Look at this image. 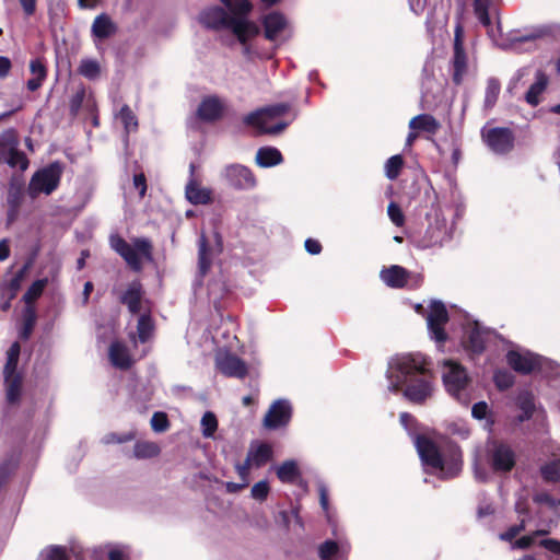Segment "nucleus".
Returning a JSON list of instances; mask_svg holds the SVG:
<instances>
[{"instance_id":"nucleus-1","label":"nucleus","mask_w":560,"mask_h":560,"mask_svg":"<svg viewBox=\"0 0 560 560\" xmlns=\"http://www.w3.org/2000/svg\"><path fill=\"white\" fill-rule=\"evenodd\" d=\"M387 377L388 389L397 392L405 386L404 396L416 404L431 398L434 392L433 374L427 359L420 354H400L389 362Z\"/></svg>"},{"instance_id":"nucleus-2","label":"nucleus","mask_w":560,"mask_h":560,"mask_svg":"<svg viewBox=\"0 0 560 560\" xmlns=\"http://www.w3.org/2000/svg\"><path fill=\"white\" fill-rule=\"evenodd\" d=\"M226 8L212 7L201 12L199 20L208 28L230 31L242 44L259 33V26L247 19L252 10L248 0H220Z\"/></svg>"},{"instance_id":"nucleus-3","label":"nucleus","mask_w":560,"mask_h":560,"mask_svg":"<svg viewBox=\"0 0 560 560\" xmlns=\"http://www.w3.org/2000/svg\"><path fill=\"white\" fill-rule=\"evenodd\" d=\"M415 446L425 472L436 475L441 479H451L460 472L463 453L457 444H448L447 450L442 453L430 439L417 435Z\"/></svg>"},{"instance_id":"nucleus-4","label":"nucleus","mask_w":560,"mask_h":560,"mask_svg":"<svg viewBox=\"0 0 560 560\" xmlns=\"http://www.w3.org/2000/svg\"><path fill=\"white\" fill-rule=\"evenodd\" d=\"M489 407L486 401H478L471 408V417L476 420H486L485 429L490 432V420L487 419ZM490 467V433L486 441L476 444L472 452L474 478L478 482L488 481V471Z\"/></svg>"},{"instance_id":"nucleus-5","label":"nucleus","mask_w":560,"mask_h":560,"mask_svg":"<svg viewBox=\"0 0 560 560\" xmlns=\"http://www.w3.org/2000/svg\"><path fill=\"white\" fill-rule=\"evenodd\" d=\"M442 381L447 394L458 404L467 407L472 397L469 389V377L463 365L445 360L442 366Z\"/></svg>"},{"instance_id":"nucleus-6","label":"nucleus","mask_w":560,"mask_h":560,"mask_svg":"<svg viewBox=\"0 0 560 560\" xmlns=\"http://www.w3.org/2000/svg\"><path fill=\"white\" fill-rule=\"evenodd\" d=\"M288 110L289 105L276 104L249 113L244 117L243 121L260 135L275 136L281 133L288 127V124L283 121L273 124V120L284 115Z\"/></svg>"},{"instance_id":"nucleus-7","label":"nucleus","mask_w":560,"mask_h":560,"mask_svg":"<svg viewBox=\"0 0 560 560\" xmlns=\"http://www.w3.org/2000/svg\"><path fill=\"white\" fill-rule=\"evenodd\" d=\"M109 245L136 271L141 270L142 258L152 259V245L147 238H135L130 244L121 236L114 234L109 237Z\"/></svg>"},{"instance_id":"nucleus-8","label":"nucleus","mask_w":560,"mask_h":560,"mask_svg":"<svg viewBox=\"0 0 560 560\" xmlns=\"http://www.w3.org/2000/svg\"><path fill=\"white\" fill-rule=\"evenodd\" d=\"M488 342V330L479 322L465 317L462 324L460 346L465 353L475 359L485 352Z\"/></svg>"},{"instance_id":"nucleus-9","label":"nucleus","mask_w":560,"mask_h":560,"mask_svg":"<svg viewBox=\"0 0 560 560\" xmlns=\"http://www.w3.org/2000/svg\"><path fill=\"white\" fill-rule=\"evenodd\" d=\"M62 175V165L54 162L38 170L31 178L28 195L32 198L40 194L50 195L59 185Z\"/></svg>"},{"instance_id":"nucleus-10","label":"nucleus","mask_w":560,"mask_h":560,"mask_svg":"<svg viewBox=\"0 0 560 560\" xmlns=\"http://www.w3.org/2000/svg\"><path fill=\"white\" fill-rule=\"evenodd\" d=\"M19 137L13 128L0 133V163H5L12 168L25 171L28 167V160L19 150Z\"/></svg>"},{"instance_id":"nucleus-11","label":"nucleus","mask_w":560,"mask_h":560,"mask_svg":"<svg viewBox=\"0 0 560 560\" xmlns=\"http://www.w3.org/2000/svg\"><path fill=\"white\" fill-rule=\"evenodd\" d=\"M509 365L516 372L528 374L535 371H544L550 362L527 350H511L508 355Z\"/></svg>"},{"instance_id":"nucleus-12","label":"nucleus","mask_w":560,"mask_h":560,"mask_svg":"<svg viewBox=\"0 0 560 560\" xmlns=\"http://www.w3.org/2000/svg\"><path fill=\"white\" fill-rule=\"evenodd\" d=\"M448 322V314L445 305L442 302L433 301L430 304V310L427 316V326L431 339L438 345H443L447 339L445 332V325Z\"/></svg>"},{"instance_id":"nucleus-13","label":"nucleus","mask_w":560,"mask_h":560,"mask_svg":"<svg viewBox=\"0 0 560 560\" xmlns=\"http://www.w3.org/2000/svg\"><path fill=\"white\" fill-rule=\"evenodd\" d=\"M222 176L230 186L238 190H250L256 186V178L252 171L241 164L226 165Z\"/></svg>"},{"instance_id":"nucleus-14","label":"nucleus","mask_w":560,"mask_h":560,"mask_svg":"<svg viewBox=\"0 0 560 560\" xmlns=\"http://www.w3.org/2000/svg\"><path fill=\"white\" fill-rule=\"evenodd\" d=\"M292 408L288 400L278 399L268 409L264 418V425L267 429L276 430L290 422Z\"/></svg>"},{"instance_id":"nucleus-15","label":"nucleus","mask_w":560,"mask_h":560,"mask_svg":"<svg viewBox=\"0 0 560 560\" xmlns=\"http://www.w3.org/2000/svg\"><path fill=\"white\" fill-rule=\"evenodd\" d=\"M451 240V230L446 228L445 220L436 214L434 220L430 222L425 233L421 240L422 247L443 246V244Z\"/></svg>"},{"instance_id":"nucleus-16","label":"nucleus","mask_w":560,"mask_h":560,"mask_svg":"<svg viewBox=\"0 0 560 560\" xmlns=\"http://www.w3.org/2000/svg\"><path fill=\"white\" fill-rule=\"evenodd\" d=\"M215 364L225 376L244 378L247 375L246 363L230 352H219L215 357Z\"/></svg>"},{"instance_id":"nucleus-17","label":"nucleus","mask_w":560,"mask_h":560,"mask_svg":"<svg viewBox=\"0 0 560 560\" xmlns=\"http://www.w3.org/2000/svg\"><path fill=\"white\" fill-rule=\"evenodd\" d=\"M452 71H453V81L456 84H459L463 80V74L467 71V56H466L464 47H463L460 26H457L455 30Z\"/></svg>"},{"instance_id":"nucleus-18","label":"nucleus","mask_w":560,"mask_h":560,"mask_svg":"<svg viewBox=\"0 0 560 560\" xmlns=\"http://www.w3.org/2000/svg\"><path fill=\"white\" fill-rule=\"evenodd\" d=\"M515 465V454L506 444L492 443V471H510Z\"/></svg>"},{"instance_id":"nucleus-19","label":"nucleus","mask_w":560,"mask_h":560,"mask_svg":"<svg viewBox=\"0 0 560 560\" xmlns=\"http://www.w3.org/2000/svg\"><path fill=\"white\" fill-rule=\"evenodd\" d=\"M223 110L224 102L215 95H210L200 102L197 117L202 121L211 122L221 118Z\"/></svg>"},{"instance_id":"nucleus-20","label":"nucleus","mask_w":560,"mask_h":560,"mask_svg":"<svg viewBox=\"0 0 560 560\" xmlns=\"http://www.w3.org/2000/svg\"><path fill=\"white\" fill-rule=\"evenodd\" d=\"M142 299L143 289L138 280L130 282L119 296V301L128 307L131 314H138L141 311Z\"/></svg>"},{"instance_id":"nucleus-21","label":"nucleus","mask_w":560,"mask_h":560,"mask_svg":"<svg viewBox=\"0 0 560 560\" xmlns=\"http://www.w3.org/2000/svg\"><path fill=\"white\" fill-rule=\"evenodd\" d=\"M491 139L493 153L506 154L514 148L515 137L509 128H492Z\"/></svg>"},{"instance_id":"nucleus-22","label":"nucleus","mask_w":560,"mask_h":560,"mask_svg":"<svg viewBox=\"0 0 560 560\" xmlns=\"http://www.w3.org/2000/svg\"><path fill=\"white\" fill-rule=\"evenodd\" d=\"M262 24L265 27V36L269 40L280 38L288 26L285 18L279 12H271L266 15L262 20Z\"/></svg>"},{"instance_id":"nucleus-23","label":"nucleus","mask_w":560,"mask_h":560,"mask_svg":"<svg viewBox=\"0 0 560 560\" xmlns=\"http://www.w3.org/2000/svg\"><path fill=\"white\" fill-rule=\"evenodd\" d=\"M185 194L192 205H208L212 201V190L200 186L194 178L186 185Z\"/></svg>"},{"instance_id":"nucleus-24","label":"nucleus","mask_w":560,"mask_h":560,"mask_svg":"<svg viewBox=\"0 0 560 560\" xmlns=\"http://www.w3.org/2000/svg\"><path fill=\"white\" fill-rule=\"evenodd\" d=\"M117 32V26L107 14L97 15L92 24L91 33L97 39H106Z\"/></svg>"},{"instance_id":"nucleus-25","label":"nucleus","mask_w":560,"mask_h":560,"mask_svg":"<svg viewBox=\"0 0 560 560\" xmlns=\"http://www.w3.org/2000/svg\"><path fill=\"white\" fill-rule=\"evenodd\" d=\"M108 355L112 364L118 369L127 370L132 364L127 347L119 341L112 342Z\"/></svg>"},{"instance_id":"nucleus-26","label":"nucleus","mask_w":560,"mask_h":560,"mask_svg":"<svg viewBox=\"0 0 560 560\" xmlns=\"http://www.w3.org/2000/svg\"><path fill=\"white\" fill-rule=\"evenodd\" d=\"M382 281L392 288H402L407 282L408 272L405 268L393 265L381 271Z\"/></svg>"},{"instance_id":"nucleus-27","label":"nucleus","mask_w":560,"mask_h":560,"mask_svg":"<svg viewBox=\"0 0 560 560\" xmlns=\"http://www.w3.org/2000/svg\"><path fill=\"white\" fill-rule=\"evenodd\" d=\"M30 72L32 78L27 80L26 88L31 92L37 91L47 78V68L39 58L32 59L30 62Z\"/></svg>"},{"instance_id":"nucleus-28","label":"nucleus","mask_w":560,"mask_h":560,"mask_svg":"<svg viewBox=\"0 0 560 560\" xmlns=\"http://www.w3.org/2000/svg\"><path fill=\"white\" fill-rule=\"evenodd\" d=\"M548 77L540 69L536 71V80L529 86L525 94L526 102L532 106H537L540 103V95L545 92L548 85Z\"/></svg>"},{"instance_id":"nucleus-29","label":"nucleus","mask_w":560,"mask_h":560,"mask_svg":"<svg viewBox=\"0 0 560 560\" xmlns=\"http://www.w3.org/2000/svg\"><path fill=\"white\" fill-rule=\"evenodd\" d=\"M281 152L273 147L260 148L257 153L255 161L260 167H272L279 165L282 162Z\"/></svg>"},{"instance_id":"nucleus-30","label":"nucleus","mask_w":560,"mask_h":560,"mask_svg":"<svg viewBox=\"0 0 560 560\" xmlns=\"http://www.w3.org/2000/svg\"><path fill=\"white\" fill-rule=\"evenodd\" d=\"M271 447L266 443H259L250 446L247 458L253 466L261 467L271 458Z\"/></svg>"},{"instance_id":"nucleus-31","label":"nucleus","mask_w":560,"mask_h":560,"mask_svg":"<svg viewBox=\"0 0 560 560\" xmlns=\"http://www.w3.org/2000/svg\"><path fill=\"white\" fill-rule=\"evenodd\" d=\"M409 128L434 135L440 129V122L431 115L421 114L409 121Z\"/></svg>"},{"instance_id":"nucleus-32","label":"nucleus","mask_w":560,"mask_h":560,"mask_svg":"<svg viewBox=\"0 0 560 560\" xmlns=\"http://www.w3.org/2000/svg\"><path fill=\"white\" fill-rule=\"evenodd\" d=\"M538 39V35L530 34L526 36H517L514 35L511 37L509 45L499 44L502 48H511L517 52L528 51L536 47V40Z\"/></svg>"},{"instance_id":"nucleus-33","label":"nucleus","mask_w":560,"mask_h":560,"mask_svg":"<svg viewBox=\"0 0 560 560\" xmlns=\"http://www.w3.org/2000/svg\"><path fill=\"white\" fill-rule=\"evenodd\" d=\"M21 347L18 341L13 342L7 352V362L3 369L4 378L20 377L18 373V363L20 358Z\"/></svg>"},{"instance_id":"nucleus-34","label":"nucleus","mask_w":560,"mask_h":560,"mask_svg":"<svg viewBox=\"0 0 560 560\" xmlns=\"http://www.w3.org/2000/svg\"><path fill=\"white\" fill-rule=\"evenodd\" d=\"M211 267V253L207 245V240L203 234L199 238L198 249V273L205 277Z\"/></svg>"},{"instance_id":"nucleus-35","label":"nucleus","mask_w":560,"mask_h":560,"mask_svg":"<svg viewBox=\"0 0 560 560\" xmlns=\"http://www.w3.org/2000/svg\"><path fill=\"white\" fill-rule=\"evenodd\" d=\"M277 477L284 483L294 482L300 472L298 465L294 460H285L280 466L277 467Z\"/></svg>"},{"instance_id":"nucleus-36","label":"nucleus","mask_w":560,"mask_h":560,"mask_svg":"<svg viewBox=\"0 0 560 560\" xmlns=\"http://www.w3.org/2000/svg\"><path fill=\"white\" fill-rule=\"evenodd\" d=\"M36 319L37 316L34 306H25L23 311V324L19 331L21 339L27 340L31 337Z\"/></svg>"},{"instance_id":"nucleus-37","label":"nucleus","mask_w":560,"mask_h":560,"mask_svg":"<svg viewBox=\"0 0 560 560\" xmlns=\"http://www.w3.org/2000/svg\"><path fill=\"white\" fill-rule=\"evenodd\" d=\"M160 452V446L150 441H139L133 446V455L139 459L155 457Z\"/></svg>"},{"instance_id":"nucleus-38","label":"nucleus","mask_w":560,"mask_h":560,"mask_svg":"<svg viewBox=\"0 0 560 560\" xmlns=\"http://www.w3.org/2000/svg\"><path fill=\"white\" fill-rule=\"evenodd\" d=\"M115 117L120 120L122 124L125 131L130 133L136 131L138 128V119L135 113L128 105H122L118 113L115 114Z\"/></svg>"},{"instance_id":"nucleus-39","label":"nucleus","mask_w":560,"mask_h":560,"mask_svg":"<svg viewBox=\"0 0 560 560\" xmlns=\"http://www.w3.org/2000/svg\"><path fill=\"white\" fill-rule=\"evenodd\" d=\"M47 284V278L36 280L32 283V285L27 289L22 298L26 306H33L32 304L43 294Z\"/></svg>"},{"instance_id":"nucleus-40","label":"nucleus","mask_w":560,"mask_h":560,"mask_svg":"<svg viewBox=\"0 0 560 560\" xmlns=\"http://www.w3.org/2000/svg\"><path fill=\"white\" fill-rule=\"evenodd\" d=\"M154 325L149 315H141L137 325V338L140 342H147L153 335Z\"/></svg>"},{"instance_id":"nucleus-41","label":"nucleus","mask_w":560,"mask_h":560,"mask_svg":"<svg viewBox=\"0 0 560 560\" xmlns=\"http://www.w3.org/2000/svg\"><path fill=\"white\" fill-rule=\"evenodd\" d=\"M540 474L544 480L548 482L560 481V459H553L540 467Z\"/></svg>"},{"instance_id":"nucleus-42","label":"nucleus","mask_w":560,"mask_h":560,"mask_svg":"<svg viewBox=\"0 0 560 560\" xmlns=\"http://www.w3.org/2000/svg\"><path fill=\"white\" fill-rule=\"evenodd\" d=\"M7 387V400L9 404H16L21 395L22 377L4 378Z\"/></svg>"},{"instance_id":"nucleus-43","label":"nucleus","mask_w":560,"mask_h":560,"mask_svg":"<svg viewBox=\"0 0 560 560\" xmlns=\"http://www.w3.org/2000/svg\"><path fill=\"white\" fill-rule=\"evenodd\" d=\"M472 7L475 16L482 25L488 27L490 25V0H474Z\"/></svg>"},{"instance_id":"nucleus-44","label":"nucleus","mask_w":560,"mask_h":560,"mask_svg":"<svg viewBox=\"0 0 560 560\" xmlns=\"http://www.w3.org/2000/svg\"><path fill=\"white\" fill-rule=\"evenodd\" d=\"M404 160L400 155L390 156L385 163V175L388 179H396L402 168Z\"/></svg>"},{"instance_id":"nucleus-45","label":"nucleus","mask_w":560,"mask_h":560,"mask_svg":"<svg viewBox=\"0 0 560 560\" xmlns=\"http://www.w3.org/2000/svg\"><path fill=\"white\" fill-rule=\"evenodd\" d=\"M79 73L89 80H94L100 74V65L92 59H84L79 67Z\"/></svg>"},{"instance_id":"nucleus-46","label":"nucleus","mask_w":560,"mask_h":560,"mask_svg":"<svg viewBox=\"0 0 560 560\" xmlns=\"http://www.w3.org/2000/svg\"><path fill=\"white\" fill-rule=\"evenodd\" d=\"M201 429H202V435L205 438H212L217 428H218V420L214 416V413L207 411L200 421Z\"/></svg>"},{"instance_id":"nucleus-47","label":"nucleus","mask_w":560,"mask_h":560,"mask_svg":"<svg viewBox=\"0 0 560 560\" xmlns=\"http://www.w3.org/2000/svg\"><path fill=\"white\" fill-rule=\"evenodd\" d=\"M518 405L523 411V413L518 417V420L522 422L528 420L532 417L535 408L533 397L528 393L520 395Z\"/></svg>"},{"instance_id":"nucleus-48","label":"nucleus","mask_w":560,"mask_h":560,"mask_svg":"<svg viewBox=\"0 0 560 560\" xmlns=\"http://www.w3.org/2000/svg\"><path fill=\"white\" fill-rule=\"evenodd\" d=\"M38 560H69L66 555V549L59 546H51L43 550Z\"/></svg>"},{"instance_id":"nucleus-49","label":"nucleus","mask_w":560,"mask_h":560,"mask_svg":"<svg viewBox=\"0 0 560 560\" xmlns=\"http://www.w3.org/2000/svg\"><path fill=\"white\" fill-rule=\"evenodd\" d=\"M150 423L152 430L156 433L165 432L170 427V421L166 413L161 411L153 413Z\"/></svg>"},{"instance_id":"nucleus-50","label":"nucleus","mask_w":560,"mask_h":560,"mask_svg":"<svg viewBox=\"0 0 560 560\" xmlns=\"http://www.w3.org/2000/svg\"><path fill=\"white\" fill-rule=\"evenodd\" d=\"M447 431L452 435H456L463 440L470 436V429L465 421H453L447 425Z\"/></svg>"},{"instance_id":"nucleus-51","label":"nucleus","mask_w":560,"mask_h":560,"mask_svg":"<svg viewBox=\"0 0 560 560\" xmlns=\"http://www.w3.org/2000/svg\"><path fill=\"white\" fill-rule=\"evenodd\" d=\"M339 551V546L336 541L326 540L318 548V555L322 560H332Z\"/></svg>"},{"instance_id":"nucleus-52","label":"nucleus","mask_w":560,"mask_h":560,"mask_svg":"<svg viewBox=\"0 0 560 560\" xmlns=\"http://www.w3.org/2000/svg\"><path fill=\"white\" fill-rule=\"evenodd\" d=\"M492 380L499 389H506L513 385L514 375L509 371H498Z\"/></svg>"},{"instance_id":"nucleus-53","label":"nucleus","mask_w":560,"mask_h":560,"mask_svg":"<svg viewBox=\"0 0 560 560\" xmlns=\"http://www.w3.org/2000/svg\"><path fill=\"white\" fill-rule=\"evenodd\" d=\"M270 487L268 481L261 480L256 482L250 490V495L254 500L265 501L269 494Z\"/></svg>"},{"instance_id":"nucleus-54","label":"nucleus","mask_w":560,"mask_h":560,"mask_svg":"<svg viewBox=\"0 0 560 560\" xmlns=\"http://www.w3.org/2000/svg\"><path fill=\"white\" fill-rule=\"evenodd\" d=\"M545 534H547L546 530L539 529V530H536L533 535L523 536L513 542L512 548L513 549H527L533 545L535 537L542 536Z\"/></svg>"},{"instance_id":"nucleus-55","label":"nucleus","mask_w":560,"mask_h":560,"mask_svg":"<svg viewBox=\"0 0 560 560\" xmlns=\"http://www.w3.org/2000/svg\"><path fill=\"white\" fill-rule=\"evenodd\" d=\"M387 214H388L390 221L396 226H401L405 223V215H404L400 207L397 203L390 202L388 205V207H387Z\"/></svg>"},{"instance_id":"nucleus-56","label":"nucleus","mask_w":560,"mask_h":560,"mask_svg":"<svg viewBox=\"0 0 560 560\" xmlns=\"http://www.w3.org/2000/svg\"><path fill=\"white\" fill-rule=\"evenodd\" d=\"M85 98V90L83 88L79 89L70 100V112L72 115H77L82 107V104Z\"/></svg>"},{"instance_id":"nucleus-57","label":"nucleus","mask_w":560,"mask_h":560,"mask_svg":"<svg viewBox=\"0 0 560 560\" xmlns=\"http://www.w3.org/2000/svg\"><path fill=\"white\" fill-rule=\"evenodd\" d=\"M30 268V264H25L15 275L14 277L10 280V289L12 291H18L21 287V283L22 281L24 280L25 278V275L27 272Z\"/></svg>"},{"instance_id":"nucleus-58","label":"nucleus","mask_w":560,"mask_h":560,"mask_svg":"<svg viewBox=\"0 0 560 560\" xmlns=\"http://www.w3.org/2000/svg\"><path fill=\"white\" fill-rule=\"evenodd\" d=\"M525 529V523L522 521L517 525L511 526L506 532L500 535L502 540L512 541L521 532Z\"/></svg>"},{"instance_id":"nucleus-59","label":"nucleus","mask_w":560,"mask_h":560,"mask_svg":"<svg viewBox=\"0 0 560 560\" xmlns=\"http://www.w3.org/2000/svg\"><path fill=\"white\" fill-rule=\"evenodd\" d=\"M135 438L132 433H128L125 435H118L116 433H108L103 438V443L112 444V443H125L131 441Z\"/></svg>"},{"instance_id":"nucleus-60","label":"nucleus","mask_w":560,"mask_h":560,"mask_svg":"<svg viewBox=\"0 0 560 560\" xmlns=\"http://www.w3.org/2000/svg\"><path fill=\"white\" fill-rule=\"evenodd\" d=\"M318 492H319L320 506L325 512H327L328 511V489L323 482L318 483Z\"/></svg>"},{"instance_id":"nucleus-61","label":"nucleus","mask_w":560,"mask_h":560,"mask_svg":"<svg viewBox=\"0 0 560 560\" xmlns=\"http://www.w3.org/2000/svg\"><path fill=\"white\" fill-rule=\"evenodd\" d=\"M252 466H253V464H252V462H248L247 457L243 464L236 465V471H237L238 476L241 477L242 481L247 480L249 468Z\"/></svg>"},{"instance_id":"nucleus-62","label":"nucleus","mask_w":560,"mask_h":560,"mask_svg":"<svg viewBox=\"0 0 560 560\" xmlns=\"http://www.w3.org/2000/svg\"><path fill=\"white\" fill-rule=\"evenodd\" d=\"M540 545L552 553L560 555V541L556 539H544Z\"/></svg>"},{"instance_id":"nucleus-63","label":"nucleus","mask_w":560,"mask_h":560,"mask_svg":"<svg viewBox=\"0 0 560 560\" xmlns=\"http://www.w3.org/2000/svg\"><path fill=\"white\" fill-rule=\"evenodd\" d=\"M133 185L139 189L140 196L143 197L147 190L145 176L143 174H136L133 176Z\"/></svg>"},{"instance_id":"nucleus-64","label":"nucleus","mask_w":560,"mask_h":560,"mask_svg":"<svg viewBox=\"0 0 560 560\" xmlns=\"http://www.w3.org/2000/svg\"><path fill=\"white\" fill-rule=\"evenodd\" d=\"M305 249L312 255H317L322 250V245L316 240L307 238L305 241Z\"/></svg>"}]
</instances>
